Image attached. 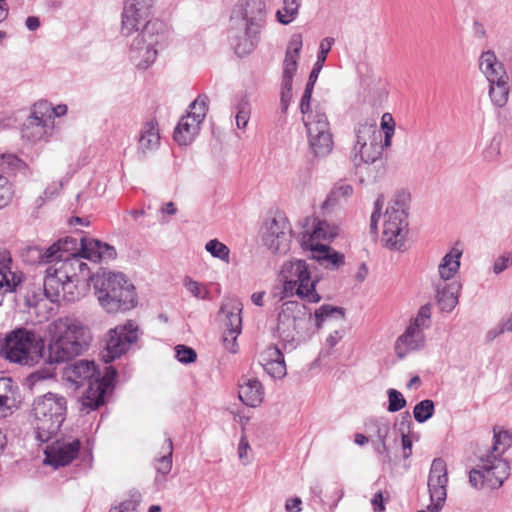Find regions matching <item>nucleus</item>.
<instances>
[{
	"label": "nucleus",
	"mask_w": 512,
	"mask_h": 512,
	"mask_svg": "<svg viewBox=\"0 0 512 512\" xmlns=\"http://www.w3.org/2000/svg\"><path fill=\"white\" fill-rule=\"evenodd\" d=\"M80 244L65 237L47 249L30 248L39 264H50L44 278V293L51 302H74L84 296L88 287L89 267L78 254Z\"/></svg>",
	"instance_id": "nucleus-1"
},
{
	"label": "nucleus",
	"mask_w": 512,
	"mask_h": 512,
	"mask_svg": "<svg viewBox=\"0 0 512 512\" xmlns=\"http://www.w3.org/2000/svg\"><path fill=\"white\" fill-rule=\"evenodd\" d=\"M157 0H124L120 34L128 40V55L139 69L150 67L169 43L165 23L153 18Z\"/></svg>",
	"instance_id": "nucleus-2"
},
{
	"label": "nucleus",
	"mask_w": 512,
	"mask_h": 512,
	"mask_svg": "<svg viewBox=\"0 0 512 512\" xmlns=\"http://www.w3.org/2000/svg\"><path fill=\"white\" fill-rule=\"evenodd\" d=\"M331 320L343 322V308L324 304L315 310L313 322L312 314L304 305L297 301H287L282 304L278 315L277 332L285 344L294 348Z\"/></svg>",
	"instance_id": "nucleus-3"
},
{
	"label": "nucleus",
	"mask_w": 512,
	"mask_h": 512,
	"mask_svg": "<svg viewBox=\"0 0 512 512\" xmlns=\"http://www.w3.org/2000/svg\"><path fill=\"white\" fill-rule=\"evenodd\" d=\"M47 361L62 363L81 355L87 348L88 328L74 317H60L47 327Z\"/></svg>",
	"instance_id": "nucleus-4"
},
{
	"label": "nucleus",
	"mask_w": 512,
	"mask_h": 512,
	"mask_svg": "<svg viewBox=\"0 0 512 512\" xmlns=\"http://www.w3.org/2000/svg\"><path fill=\"white\" fill-rule=\"evenodd\" d=\"M384 198L379 196L375 201L374 211L371 215L370 226L377 229V222L382 220L381 241L391 250H401L406 242L408 233V214L406 211V195L401 194L393 198L385 212L381 215Z\"/></svg>",
	"instance_id": "nucleus-5"
},
{
	"label": "nucleus",
	"mask_w": 512,
	"mask_h": 512,
	"mask_svg": "<svg viewBox=\"0 0 512 512\" xmlns=\"http://www.w3.org/2000/svg\"><path fill=\"white\" fill-rule=\"evenodd\" d=\"M67 400L64 396L48 392L34 399L29 422L37 440L48 442L57 434L65 421Z\"/></svg>",
	"instance_id": "nucleus-6"
},
{
	"label": "nucleus",
	"mask_w": 512,
	"mask_h": 512,
	"mask_svg": "<svg viewBox=\"0 0 512 512\" xmlns=\"http://www.w3.org/2000/svg\"><path fill=\"white\" fill-rule=\"evenodd\" d=\"M95 295L108 313L126 311L135 306L134 287L122 273H104L94 280Z\"/></svg>",
	"instance_id": "nucleus-7"
},
{
	"label": "nucleus",
	"mask_w": 512,
	"mask_h": 512,
	"mask_svg": "<svg viewBox=\"0 0 512 512\" xmlns=\"http://www.w3.org/2000/svg\"><path fill=\"white\" fill-rule=\"evenodd\" d=\"M96 367L94 362L79 360L75 362L69 370V378L76 384L81 385L84 381H89V387L82 397V406L90 410H95L104 404V396L107 390L113 385L117 372L114 367L105 368V374L100 379L95 377Z\"/></svg>",
	"instance_id": "nucleus-8"
},
{
	"label": "nucleus",
	"mask_w": 512,
	"mask_h": 512,
	"mask_svg": "<svg viewBox=\"0 0 512 512\" xmlns=\"http://www.w3.org/2000/svg\"><path fill=\"white\" fill-rule=\"evenodd\" d=\"M281 299L297 295L308 303H318L321 296L316 291L317 279H313L307 263L294 259L283 263L280 274Z\"/></svg>",
	"instance_id": "nucleus-9"
},
{
	"label": "nucleus",
	"mask_w": 512,
	"mask_h": 512,
	"mask_svg": "<svg viewBox=\"0 0 512 512\" xmlns=\"http://www.w3.org/2000/svg\"><path fill=\"white\" fill-rule=\"evenodd\" d=\"M231 20L244 30V36L234 44L235 52L240 56L249 54L256 47L266 20L265 3L262 0H247L233 12Z\"/></svg>",
	"instance_id": "nucleus-10"
},
{
	"label": "nucleus",
	"mask_w": 512,
	"mask_h": 512,
	"mask_svg": "<svg viewBox=\"0 0 512 512\" xmlns=\"http://www.w3.org/2000/svg\"><path fill=\"white\" fill-rule=\"evenodd\" d=\"M43 340L33 331L17 328L0 340V356L20 365H33L42 356Z\"/></svg>",
	"instance_id": "nucleus-11"
},
{
	"label": "nucleus",
	"mask_w": 512,
	"mask_h": 512,
	"mask_svg": "<svg viewBox=\"0 0 512 512\" xmlns=\"http://www.w3.org/2000/svg\"><path fill=\"white\" fill-rule=\"evenodd\" d=\"M303 123L306 127L309 153L314 158L327 157L333 150L334 141L325 111L316 106L307 116H303Z\"/></svg>",
	"instance_id": "nucleus-12"
},
{
	"label": "nucleus",
	"mask_w": 512,
	"mask_h": 512,
	"mask_svg": "<svg viewBox=\"0 0 512 512\" xmlns=\"http://www.w3.org/2000/svg\"><path fill=\"white\" fill-rule=\"evenodd\" d=\"M510 475L509 462L493 453H487L469 473L470 484L477 488L497 489Z\"/></svg>",
	"instance_id": "nucleus-13"
},
{
	"label": "nucleus",
	"mask_w": 512,
	"mask_h": 512,
	"mask_svg": "<svg viewBox=\"0 0 512 512\" xmlns=\"http://www.w3.org/2000/svg\"><path fill=\"white\" fill-rule=\"evenodd\" d=\"M208 111L207 96L197 97L190 105L187 114L181 117L174 130V140L179 145H188L198 135L200 125Z\"/></svg>",
	"instance_id": "nucleus-14"
},
{
	"label": "nucleus",
	"mask_w": 512,
	"mask_h": 512,
	"mask_svg": "<svg viewBox=\"0 0 512 512\" xmlns=\"http://www.w3.org/2000/svg\"><path fill=\"white\" fill-rule=\"evenodd\" d=\"M139 328L132 320L110 329L105 338L103 360L108 363L126 353L131 345L138 340Z\"/></svg>",
	"instance_id": "nucleus-15"
},
{
	"label": "nucleus",
	"mask_w": 512,
	"mask_h": 512,
	"mask_svg": "<svg viewBox=\"0 0 512 512\" xmlns=\"http://www.w3.org/2000/svg\"><path fill=\"white\" fill-rule=\"evenodd\" d=\"M262 241L274 254H286L292 241V227L288 219L278 215L265 222L262 227Z\"/></svg>",
	"instance_id": "nucleus-16"
},
{
	"label": "nucleus",
	"mask_w": 512,
	"mask_h": 512,
	"mask_svg": "<svg viewBox=\"0 0 512 512\" xmlns=\"http://www.w3.org/2000/svg\"><path fill=\"white\" fill-rule=\"evenodd\" d=\"M448 472L446 462L442 458L433 460L428 476L430 505L427 510L418 512H439L447 498Z\"/></svg>",
	"instance_id": "nucleus-17"
},
{
	"label": "nucleus",
	"mask_w": 512,
	"mask_h": 512,
	"mask_svg": "<svg viewBox=\"0 0 512 512\" xmlns=\"http://www.w3.org/2000/svg\"><path fill=\"white\" fill-rule=\"evenodd\" d=\"M80 440L77 437H62L45 449V463L54 466H66L79 454Z\"/></svg>",
	"instance_id": "nucleus-18"
},
{
	"label": "nucleus",
	"mask_w": 512,
	"mask_h": 512,
	"mask_svg": "<svg viewBox=\"0 0 512 512\" xmlns=\"http://www.w3.org/2000/svg\"><path fill=\"white\" fill-rule=\"evenodd\" d=\"M339 228L325 219L314 218L311 227L305 230L301 237L302 246L309 250H315L326 246L323 242L331 241L337 236Z\"/></svg>",
	"instance_id": "nucleus-19"
},
{
	"label": "nucleus",
	"mask_w": 512,
	"mask_h": 512,
	"mask_svg": "<svg viewBox=\"0 0 512 512\" xmlns=\"http://www.w3.org/2000/svg\"><path fill=\"white\" fill-rule=\"evenodd\" d=\"M303 46L301 34L292 35L285 54L283 63V86L289 90L292 86L293 77L297 71L298 59Z\"/></svg>",
	"instance_id": "nucleus-20"
},
{
	"label": "nucleus",
	"mask_w": 512,
	"mask_h": 512,
	"mask_svg": "<svg viewBox=\"0 0 512 512\" xmlns=\"http://www.w3.org/2000/svg\"><path fill=\"white\" fill-rule=\"evenodd\" d=\"M22 281L21 273L13 266L11 254L0 251V296L12 292Z\"/></svg>",
	"instance_id": "nucleus-21"
},
{
	"label": "nucleus",
	"mask_w": 512,
	"mask_h": 512,
	"mask_svg": "<svg viewBox=\"0 0 512 512\" xmlns=\"http://www.w3.org/2000/svg\"><path fill=\"white\" fill-rule=\"evenodd\" d=\"M478 68L487 82L509 76L504 63L492 50H486L480 54L478 58Z\"/></svg>",
	"instance_id": "nucleus-22"
},
{
	"label": "nucleus",
	"mask_w": 512,
	"mask_h": 512,
	"mask_svg": "<svg viewBox=\"0 0 512 512\" xmlns=\"http://www.w3.org/2000/svg\"><path fill=\"white\" fill-rule=\"evenodd\" d=\"M81 259L86 258L97 262L110 260L116 257V250L113 246L92 238H82L80 241Z\"/></svg>",
	"instance_id": "nucleus-23"
},
{
	"label": "nucleus",
	"mask_w": 512,
	"mask_h": 512,
	"mask_svg": "<svg viewBox=\"0 0 512 512\" xmlns=\"http://www.w3.org/2000/svg\"><path fill=\"white\" fill-rule=\"evenodd\" d=\"M242 309L243 305L239 299L234 297L223 299L219 316L224 330H242Z\"/></svg>",
	"instance_id": "nucleus-24"
},
{
	"label": "nucleus",
	"mask_w": 512,
	"mask_h": 512,
	"mask_svg": "<svg viewBox=\"0 0 512 512\" xmlns=\"http://www.w3.org/2000/svg\"><path fill=\"white\" fill-rule=\"evenodd\" d=\"M437 303L443 312H451L458 304L461 284L457 281H433Z\"/></svg>",
	"instance_id": "nucleus-25"
},
{
	"label": "nucleus",
	"mask_w": 512,
	"mask_h": 512,
	"mask_svg": "<svg viewBox=\"0 0 512 512\" xmlns=\"http://www.w3.org/2000/svg\"><path fill=\"white\" fill-rule=\"evenodd\" d=\"M263 369L273 378H282L286 375L284 356L277 346H268L259 356Z\"/></svg>",
	"instance_id": "nucleus-26"
},
{
	"label": "nucleus",
	"mask_w": 512,
	"mask_h": 512,
	"mask_svg": "<svg viewBox=\"0 0 512 512\" xmlns=\"http://www.w3.org/2000/svg\"><path fill=\"white\" fill-rule=\"evenodd\" d=\"M239 398L247 406L257 407L264 399L262 383L255 377L243 376L239 383Z\"/></svg>",
	"instance_id": "nucleus-27"
},
{
	"label": "nucleus",
	"mask_w": 512,
	"mask_h": 512,
	"mask_svg": "<svg viewBox=\"0 0 512 512\" xmlns=\"http://www.w3.org/2000/svg\"><path fill=\"white\" fill-rule=\"evenodd\" d=\"M425 346V336L418 330L406 328L405 332L400 335L394 345V350L399 358H404L414 351L421 350Z\"/></svg>",
	"instance_id": "nucleus-28"
},
{
	"label": "nucleus",
	"mask_w": 512,
	"mask_h": 512,
	"mask_svg": "<svg viewBox=\"0 0 512 512\" xmlns=\"http://www.w3.org/2000/svg\"><path fill=\"white\" fill-rule=\"evenodd\" d=\"M18 387L9 377L0 378V418L12 415L18 409Z\"/></svg>",
	"instance_id": "nucleus-29"
},
{
	"label": "nucleus",
	"mask_w": 512,
	"mask_h": 512,
	"mask_svg": "<svg viewBox=\"0 0 512 512\" xmlns=\"http://www.w3.org/2000/svg\"><path fill=\"white\" fill-rule=\"evenodd\" d=\"M462 250L452 247L440 260L437 268V275L434 281L451 282L460 269Z\"/></svg>",
	"instance_id": "nucleus-30"
},
{
	"label": "nucleus",
	"mask_w": 512,
	"mask_h": 512,
	"mask_svg": "<svg viewBox=\"0 0 512 512\" xmlns=\"http://www.w3.org/2000/svg\"><path fill=\"white\" fill-rule=\"evenodd\" d=\"M382 142H369L367 144L358 142L353 145L351 157L356 167L362 164H372L380 159L382 155Z\"/></svg>",
	"instance_id": "nucleus-31"
},
{
	"label": "nucleus",
	"mask_w": 512,
	"mask_h": 512,
	"mask_svg": "<svg viewBox=\"0 0 512 512\" xmlns=\"http://www.w3.org/2000/svg\"><path fill=\"white\" fill-rule=\"evenodd\" d=\"M160 145V132L158 123L151 119L145 122L139 132L138 136V150L147 154L148 152L155 151Z\"/></svg>",
	"instance_id": "nucleus-32"
},
{
	"label": "nucleus",
	"mask_w": 512,
	"mask_h": 512,
	"mask_svg": "<svg viewBox=\"0 0 512 512\" xmlns=\"http://www.w3.org/2000/svg\"><path fill=\"white\" fill-rule=\"evenodd\" d=\"M488 83V97L491 104L496 108H503L507 105L510 96V77L493 80Z\"/></svg>",
	"instance_id": "nucleus-33"
},
{
	"label": "nucleus",
	"mask_w": 512,
	"mask_h": 512,
	"mask_svg": "<svg viewBox=\"0 0 512 512\" xmlns=\"http://www.w3.org/2000/svg\"><path fill=\"white\" fill-rule=\"evenodd\" d=\"M49 129L42 117L32 114L23 124L22 137L30 142H37L47 135Z\"/></svg>",
	"instance_id": "nucleus-34"
},
{
	"label": "nucleus",
	"mask_w": 512,
	"mask_h": 512,
	"mask_svg": "<svg viewBox=\"0 0 512 512\" xmlns=\"http://www.w3.org/2000/svg\"><path fill=\"white\" fill-rule=\"evenodd\" d=\"M355 142L354 144L369 143V142H382V134L378 130L375 121H365L358 123L354 129Z\"/></svg>",
	"instance_id": "nucleus-35"
},
{
	"label": "nucleus",
	"mask_w": 512,
	"mask_h": 512,
	"mask_svg": "<svg viewBox=\"0 0 512 512\" xmlns=\"http://www.w3.org/2000/svg\"><path fill=\"white\" fill-rule=\"evenodd\" d=\"M312 257L322 266L329 269L340 267L344 263V256L330 249L328 245L311 250Z\"/></svg>",
	"instance_id": "nucleus-36"
},
{
	"label": "nucleus",
	"mask_w": 512,
	"mask_h": 512,
	"mask_svg": "<svg viewBox=\"0 0 512 512\" xmlns=\"http://www.w3.org/2000/svg\"><path fill=\"white\" fill-rule=\"evenodd\" d=\"M163 450L164 454L156 459V482L164 480L165 476L169 474L172 469L173 444L170 438L165 439Z\"/></svg>",
	"instance_id": "nucleus-37"
},
{
	"label": "nucleus",
	"mask_w": 512,
	"mask_h": 512,
	"mask_svg": "<svg viewBox=\"0 0 512 512\" xmlns=\"http://www.w3.org/2000/svg\"><path fill=\"white\" fill-rule=\"evenodd\" d=\"M512 446V434L503 429H493V444L488 453L502 457L503 454Z\"/></svg>",
	"instance_id": "nucleus-38"
},
{
	"label": "nucleus",
	"mask_w": 512,
	"mask_h": 512,
	"mask_svg": "<svg viewBox=\"0 0 512 512\" xmlns=\"http://www.w3.org/2000/svg\"><path fill=\"white\" fill-rule=\"evenodd\" d=\"M353 194V188L349 184H340L335 186L326 200L322 203L321 208L328 210L341 203L342 200H346Z\"/></svg>",
	"instance_id": "nucleus-39"
},
{
	"label": "nucleus",
	"mask_w": 512,
	"mask_h": 512,
	"mask_svg": "<svg viewBox=\"0 0 512 512\" xmlns=\"http://www.w3.org/2000/svg\"><path fill=\"white\" fill-rule=\"evenodd\" d=\"M335 43V39L332 37H325L320 41L319 51L317 53V59L314 63L313 69L310 72L309 77L313 78V80H317L321 69L324 66L327 55L330 52L332 46Z\"/></svg>",
	"instance_id": "nucleus-40"
},
{
	"label": "nucleus",
	"mask_w": 512,
	"mask_h": 512,
	"mask_svg": "<svg viewBox=\"0 0 512 512\" xmlns=\"http://www.w3.org/2000/svg\"><path fill=\"white\" fill-rule=\"evenodd\" d=\"M235 122L238 129H245L251 116V105L246 97H242L235 106Z\"/></svg>",
	"instance_id": "nucleus-41"
},
{
	"label": "nucleus",
	"mask_w": 512,
	"mask_h": 512,
	"mask_svg": "<svg viewBox=\"0 0 512 512\" xmlns=\"http://www.w3.org/2000/svg\"><path fill=\"white\" fill-rule=\"evenodd\" d=\"M299 0H283V8L276 13L277 19L282 24L291 23L298 15Z\"/></svg>",
	"instance_id": "nucleus-42"
},
{
	"label": "nucleus",
	"mask_w": 512,
	"mask_h": 512,
	"mask_svg": "<svg viewBox=\"0 0 512 512\" xmlns=\"http://www.w3.org/2000/svg\"><path fill=\"white\" fill-rule=\"evenodd\" d=\"M431 325V307L430 305H423L420 307L417 315L411 320L409 327L418 330L424 334V330Z\"/></svg>",
	"instance_id": "nucleus-43"
},
{
	"label": "nucleus",
	"mask_w": 512,
	"mask_h": 512,
	"mask_svg": "<svg viewBox=\"0 0 512 512\" xmlns=\"http://www.w3.org/2000/svg\"><path fill=\"white\" fill-rule=\"evenodd\" d=\"M205 250L214 258L225 263L230 262V249L218 239H211L205 244Z\"/></svg>",
	"instance_id": "nucleus-44"
},
{
	"label": "nucleus",
	"mask_w": 512,
	"mask_h": 512,
	"mask_svg": "<svg viewBox=\"0 0 512 512\" xmlns=\"http://www.w3.org/2000/svg\"><path fill=\"white\" fill-rule=\"evenodd\" d=\"M434 402L430 399H425L417 403L413 409L414 419L418 423H424L429 420L434 414Z\"/></svg>",
	"instance_id": "nucleus-45"
},
{
	"label": "nucleus",
	"mask_w": 512,
	"mask_h": 512,
	"mask_svg": "<svg viewBox=\"0 0 512 512\" xmlns=\"http://www.w3.org/2000/svg\"><path fill=\"white\" fill-rule=\"evenodd\" d=\"M184 286L187 291L197 299L206 300L210 297V291L206 285L189 277L185 278Z\"/></svg>",
	"instance_id": "nucleus-46"
},
{
	"label": "nucleus",
	"mask_w": 512,
	"mask_h": 512,
	"mask_svg": "<svg viewBox=\"0 0 512 512\" xmlns=\"http://www.w3.org/2000/svg\"><path fill=\"white\" fill-rule=\"evenodd\" d=\"M0 166L12 172H18L23 170L26 164L14 154H2L0 155Z\"/></svg>",
	"instance_id": "nucleus-47"
},
{
	"label": "nucleus",
	"mask_w": 512,
	"mask_h": 512,
	"mask_svg": "<svg viewBox=\"0 0 512 512\" xmlns=\"http://www.w3.org/2000/svg\"><path fill=\"white\" fill-rule=\"evenodd\" d=\"M381 129L384 132V145L389 147L395 132V121L390 113H384L381 117Z\"/></svg>",
	"instance_id": "nucleus-48"
},
{
	"label": "nucleus",
	"mask_w": 512,
	"mask_h": 512,
	"mask_svg": "<svg viewBox=\"0 0 512 512\" xmlns=\"http://www.w3.org/2000/svg\"><path fill=\"white\" fill-rule=\"evenodd\" d=\"M388 395V411L389 412H397L404 408L406 406V399L402 395L401 392H399L396 389H389L387 391Z\"/></svg>",
	"instance_id": "nucleus-49"
},
{
	"label": "nucleus",
	"mask_w": 512,
	"mask_h": 512,
	"mask_svg": "<svg viewBox=\"0 0 512 512\" xmlns=\"http://www.w3.org/2000/svg\"><path fill=\"white\" fill-rule=\"evenodd\" d=\"M12 196L13 189L11 182L4 174L0 173V209L8 205Z\"/></svg>",
	"instance_id": "nucleus-50"
},
{
	"label": "nucleus",
	"mask_w": 512,
	"mask_h": 512,
	"mask_svg": "<svg viewBox=\"0 0 512 512\" xmlns=\"http://www.w3.org/2000/svg\"><path fill=\"white\" fill-rule=\"evenodd\" d=\"M242 330H223L222 341L225 349L230 353H237L239 350L237 338Z\"/></svg>",
	"instance_id": "nucleus-51"
},
{
	"label": "nucleus",
	"mask_w": 512,
	"mask_h": 512,
	"mask_svg": "<svg viewBox=\"0 0 512 512\" xmlns=\"http://www.w3.org/2000/svg\"><path fill=\"white\" fill-rule=\"evenodd\" d=\"M316 81L317 80H313V78L309 77L308 82L306 84L304 93L300 101V110L303 116H307V114H309L312 111L310 109V101Z\"/></svg>",
	"instance_id": "nucleus-52"
},
{
	"label": "nucleus",
	"mask_w": 512,
	"mask_h": 512,
	"mask_svg": "<svg viewBox=\"0 0 512 512\" xmlns=\"http://www.w3.org/2000/svg\"><path fill=\"white\" fill-rule=\"evenodd\" d=\"M506 332H512V312L506 318L502 319L494 329H491L487 333V337L489 340H494L496 337Z\"/></svg>",
	"instance_id": "nucleus-53"
},
{
	"label": "nucleus",
	"mask_w": 512,
	"mask_h": 512,
	"mask_svg": "<svg viewBox=\"0 0 512 512\" xmlns=\"http://www.w3.org/2000/svg\"><path fill=\"white\" fill-rule=\"evenodd\" d=\"M175 353L177 360L184 364L193 363L197 358L195 350L185 345L176 346Z\"/></svg>",
	"instance_id": "nucleus-54"
},
{
	"label": "nucleus",
	"mask_w": 512,
	"mask_h": 512,
	"mask_svg": "<svg viewBox=\"0 0 512 512\" xmlns=\"http://www.w3.org/2000/svg\"><path fill=\"white\" fill-rule=\"evenodd\" d=\"M512 265V253L506 252L497 257L493 263V273L498 275L504 272Z\"/></svg>",
	"instance_id": "nucleus-55"
},
{
	"label": "nucleus",
	"mask_w": 512,
	"mask_h": 512,
	"mask_svg": "<svg viewBox=\"0 0 512 512\" xmlns=\"http://www.w3.org/2000/svg\"><path fill=\"white\" fill-rule=\"evenodd\" d=\"M141 494L139 491L133 490L129 494V498L123 501L119 506L124 512H135L141 502Z\"/></svg>",
	"instance_id": "nucleus-56"
},
{
	"label": "nucleus",
	"mask_w": 512,
	"mask_h": 512,
	"mask_svg": "<svg viewBox=\"0 0 512 512\" xmlns=\"http://www.w3.org/2000/svg\"><path fill=\"white\" fill-rule=\"evenodd\" d=\"M372 426L374 428L375 436L377 437L378 441L386 440L390 430L388 423L375 420L372 423Z\"/></svg>",
	"instance_id": "nucleus-57"
},
{
	"label": "nucleus",
	"mask_w": 512,
	"mask_h": 512,
	"mask_svg": "<svg viewBox=\"0 0 512 512\" xmlns=\"http://www.w3.org/2000/svg\"><path fill=\"white\" fill-rule=\"evenodd\" d=\"M250 450V445L246 437H241L238 444V457L242 461L244 465H248L250 463V458L248 455V451Z\"/></svg>",
	"instance_id": "nucleus-58"
},
{
	"label": "nucleus",
	"mask_w": 512,
	"mask_h": 512,
	"mask_svg": "<svg viewBox=\"0 0 512 512\" xmlns=\"http://www.w3.org/2000/svg\"><path fill=\"white\" fill-rule=\"evenodd\" d=\"M499 153H500L499 145L492 143L489 147H487L484 150L483 156L487 161H494L497 159Z\"/></svg>",
	"instance_id": "nucleus-59"
},
{
	"label": "nucleus",
	"mask_w": 512,
	"mask_h": 512,
	"mask_svg": "<svg viewBox=\"0 0 512 512\" xmlns=\"http://www.w3.org/2000/svg\"><path fill=\"white\" fill-rule=\"evenodd\" d=\"M371 504L373 505L375 512H383L385 510V505L383 503V496L381 492H377L373 496Z\"/></svg>",
	"instance_id": "nucleus-60"
},
{
	"label": "nucleus",
	"mask_w": 512,
	"mask_h": 512,
	"mask_svg": "<svg viewBox=\"0 0 512 512\" xmlns=\"http://www.w3.org/2000/svg\"><path fill=\"white\" fill-rule=\"evenodd\" d=\"M301 504H302L301 499L298 497H295V498L287 500L285 507L288 512H299V511H301Z\"/></svg>",
	"instance_id": "nucleus-61"
},
{
	"label": "nucleus",
	"mask_w": 512,
	"mask_h": 512,
	"mask_svg": "<svg viewBox=\"0 0 512 512\" xmlns=\"http://www.w3.org/2000/svg\"><path fill=\"white\" fill-rule=\"evenodd\" d=\"M343 337V332L340 330H335L326 338V345L329 347H334Z\"/></svg>",
	"instance_id": "nucleus-62"
},
{
	"label": "nucleus",
	"mask_w": 512,
	"mask_h": 512,
	"mask_svg": "<svg viewBox=\"0 0 512 512\" xmlns=\"http://www.w3.org/2000/svg\"><path fill=\"white\" fill-rule=\"evenodd\" d=\"M281 88H282V92H281V103H282V106L284 109L287 108V105H288V102L290 101L291 99V92H292V86L288 89H286L284 86H283V82L281 83Z\"/></svg>",
	"instance_id": "nucleus-63"
},
{
	"label": "nucleus",
	"mask_w": 512,
	"mask_h": 512,
	"mask_svg": "<svg viewBox=\"0 0 512 512\" xmlns=\"http://www.w3.org/2000/svg\"><path fill=\"white\" fill-rule=\"evenodd\" d=\"M40 26V21L37 17H34V16H30L26 19V27L31 30V31H34L36 30L38 27Z\"/></svg>",
	"instance_id": "nucleus-64"
}]
</instances>
